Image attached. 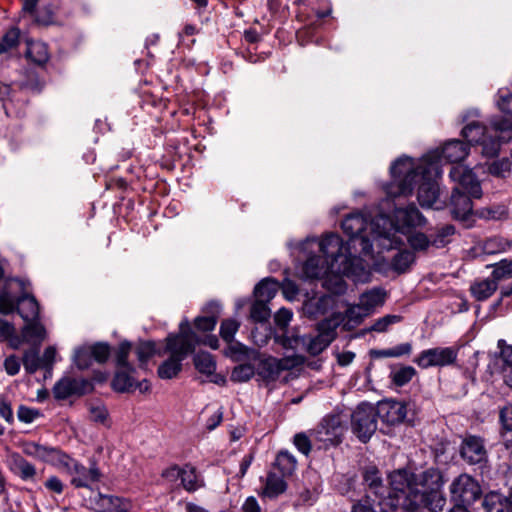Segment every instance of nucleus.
<instances>
[{"label": "nucleus", "mask_w": 512, "mask_h": 512, "mask_svg": "<svg viewBox=\"0 0 512 512\" xmlns=\"http://www.w3.org/2000/svg\"><path fill=\"white\" fill-rule=\"evenodd\" d=\"M390 491L383 484L380 471L375 466L364 469L363 480L369 489L368 495H374L381 512L384 506L391 509L401 508L415 512L427 508L432 512L441 511L446 503L441 488L443 477L435 468L415 473L408 469H398L388 476Z\"/></svg>", "instance_id": "nucleus-1"}, {"label": "nucleus", "mask_w": 512, "mask_h": 512, "mask_svg": "<svg viewBox=\"0 0 512 512\" xmlns=\"http://www.w3.org/2000/svg\"><path fill=\"white\" fill-rule=\"evenodd\" d=\"M429 167L416 165L410 157H400L391 166L392 181L384 189L388 197L410 195L414 184H418L417 199L423 208L442 209L444 202L439 199L440 189L437 181L430 176Z\"/></svg>", "instance_id": "nucleus-2"}, {"label": "nucleus", "mask_w": 512, "mask_h": 512, "mask_svg": "<svg viewBox=\"0 0 512 512\" xmlns=\"http://www.w3.org/2000/svg\"><path fill=\"white\" fill-rule=\"evenodd\" d=\"M320 250L328 257H332V278L334 280L333 292L340 294L345 290V283L340 275L362 281L367 277V269L363 259L350 252L342 238L335 233L325 235L318 243Z\"/></svg>", "instance_id": "nucleus-3"}, {"label": "nucleus", "mask_w": 512, "mask_h": 512, "mask_svg": "<svg viewBox=\"0 0 512 512\" xmlns=\"http://www.w3.org/2000/svg\"><path fill=\"white\" fill-rule=\"evenodd\" d=\"M426 223L425 217L414 204L394 210V219L385 214L371 223L373 237L379 242V248L390 250L399 247L403 240L399 233H408L412 228L421 227Z\"/></svg>", "instance_id": "nucleus-4"}, {"label": "nucleus", "mask_w": 512, "mask_h": 512, "mask_svg": "<svg viewBox=\"0 0 512 512\" xmlns=\"http://www.w3.org/2000/svg\"><path fill=\"white\" fill-rule=\"evenodd\" d=\"M200 343L196 333L191 330L187 320L182 321L179 326L178 334H169L166 338V347L164 353L170 356L165 360L157 370L161 379H172L182 370V361L194 352L195 346Z\"/></svg>", "instance_id": "nucleus-5"}, {"label": "nucleus", "mask_w": 512, "mask_h": 512, "mask_svg": "<svg viewBox=\"0 0 512 512\" xmlns=\"http://www.w3.org/2000/svg\"><path fill=\"white\" fill-rule=\"evenodd\" d=\"M378 218V215L372 217L361 212H353L347 215L341 223L343 232L350 237L346 246L353 245L356 247V242H359L361 252L364 255H369L372 251L373 245L379 247V242L374 239L371 223Z\"/></svg>", "instance_id": "nucleus-6"}, {"label": "nucleus", "mask_w": 512, "mask_h": 512, "mask_svg": "<svg viewBox=\"0 0 512 512\" xmlns=\"http://www.w3.org/2000/svg\"><path fill=\"white\" fill-rule=\"evenodd\" d=\"M56 466L66 470L75 488H91L92 484L98 482L102 476L96 463L93 462L90 467H85L64 452Z\"/></svg>", "instance_id": "nucleus-7"}, {"label": "nucleus", "mask_w": 512, "mask_h": 512, "mask_svg": "<svg viewBox=\"0 0 512 512\" xmlns=\"http://www.w3.org/2000/svg\"><path fill=\"white\" fill-rule=\"evenodd\" d=\"M351 428L357 438L366 443L377 429L375 407L369 403H361L351 414Z\"/></svg>", "instance_id": "nucleus-8"}, {"label": "nucleus", "mask_w": 512, "mask_h": 512, "mask_svg": "<svg viewBox=\"0 0 512 512\" xmlns=\"http://www.w3.org/2000/svg\"><path fill=\"white\" fill-rule=\"evenodd\" d=\"M461 135L468 142L469 146L481 145L484 156L494 157L499 152V140L479 122L474 121L467 124L462 129Z\"/></svg>", "instance_id": "nucleus-9"}, {"label": "nucleus", "mask_w": 512, "mask_h": 512, "mask_svg": "<svg viewBox=\"0 0 512 512\" xmlns=\"http://www.w3.org/2000/svg\"><path fill=\"white\" fill-rule=\"evenodd\" d=\"M450 500L453 503L472 505L482 496L479 482L467 473L457 476L449 486Z\"/></svg>", "instance_id": "nucleus-10"}, {"label": "nucleus", "mask_w": 512, "mask_h": 512, "mask_svg": "<svg viewBox=\"0 0 512 512\" xmlns=\"http://www.w3.org/2000/svg\"><path fill=\"white\" fill-rule=\"evenodd\" d=\"M457 359V350L453 347H436L423 350L413 360L420 368L443 367L453 364Z\"/></svg>", "instance_id": "nucleus-11"}, {"label": "nucleus", "mask_w": 512, "mask_h": 512, "mask_svg": "<svg viewBox=\"0 0 512 512\" xmlns=\"http://www.w3.org/2000/svg\"><path fill=\"white\" fill-rule=\"evenodd\" d=\"M321 240H307L306 245H316L320 255H311L302 266V275L306 279H319L332 275V257L326 256L319 248L318 243Z\"/></svg>", "instance_id": "nucleus-12"}, {"label": "nucleus", "mask_w": 512, "mask_h": 512, "mask_svg": "<svg viewBox=\"0 0 512 512\" xmlns=\"http://www.w3.org/2000/svg\"><path fill=\"white\" fill-rule=\"evenodd\" d=\"M343 433L344 427L340 415H329L322 420L312 435L315 440L322 442L327 447L340 443Z\"/></svg>", "instance_id": "nucleus-13"}, {"label": "nucleus", "mask_w": 512, "mask_h": 512, "mask_svg": "<svg viewBox=\"0 0 512 512\" xmlns=\"http://www.w3.org/2000/svg\"><path fill=\"white\" fill-rule=\"evenodd\" d=\"M449 177L451 180L458 184L457 187L461 191L466 192L473 198H481L482 189L480 182L473 171L463 165L453 166L450 170Z\"/></svg>", "instance_id": "nucleus-14"}, {"label": "nucleus", "mask_w": 512, "mask_h": 512, "mask_svg": "<svg viewBox=\"0 0 512 512\" xmlns=\"http://www.w3.org/2000/svg\"><path fill=\"white\" fill-rule=\"evenodd\" d=\"M460 456L469 465L485 463L488 453L484 440L474 435L466 436L460 446Z\"/></svg>", "instance_id": "nucleus-15"}, {"label": "nucleus", "mask_w": 512, "mask_h": 512, "mask_svg": "<svg viewBox=\"0 0 512 512\" xmlns=\"http://www.w3.org/2000/svg\"><path fill=\"white\" fill-rule=\"evenodd\" d=\"M335 338V327H331L330 321H323L319 324V333L307 335L303 352L316 356L320 354Z\"/></svg>", "instance_id": "nucleus-16"}, {"label": "nucleus", "mask_w": 512, "mask_h": 512, "mask_svg": "<svg viewBox=\"0 0 512 512\" xmlns=\"http://www.w3.org/2000/svg\"><path fill=\"white\" fill-rule=\"evenodd\" d=\"M377 417L388 425H395L404 421L407 415L406 404L396 400L379 402L375 408Z\"/></svg>", "instance_id": "nucleus-17"}, {"label": "nucleus", "mask_w": 512, "mask_h": 512, "mask_svg": "<svg viewBox=\"0 0 512 512\" xmlns=\"http://www.w3.org/2000/svg\"><path fill=\"white\" fill-rule=\"evenodd\" d=\"M23 453L27 456L56 466L63 451L55 447L38 444L36 442H25L23 444Z\"/></svg>", "instance_id": "nucleus-18"}, {"label": "nucleus", "mask_w": 512, "mask_h": 512, "mask_svg": "<svg viewBox=\"0 0 512 512\" xmlns=\"http://www.w3.org/2000/svg\"><path fill=\"white\" fill-rule=\"evenodd\" d=\"M91 503L97 512H129L130 502L115 495L98 493Z\"/></svg>", "instance_id": "nucleus-19"}, {"label": "nucleus", "mask_w": 512, "mask_h": 512, "mask_svg": "<svg viewBox=\"0 0 512 512\" xmlns=\"http://www.w3.org/2000/svg\"><path fill=\"white\" fill-rule=\"evenodd\" d=\"M288 368L286 359H277L275 357H267L258 363L256 373L266 382L276 381L281 372Z\"/></svg>", "instance_id": "nucleus-20"}, {"label": "nucleus", "mask_w": 512, "mask_h": 512, "mask_svg": "<svg viewBox=\"0 0 512 512\" xmlns=\"http://www.w3.org/2000/svg\"><path fill=\"white\" fill-rule=\"evenodd\" d=\"M472 196L460 190L459 187L453 188L450 205L451 213L455 219L465 220L472 213Z\"/></svg>", "instance_id": "nucleus-21"}, {"label": "nucleus", "mask_w": 512, "mask_h": 512, "mask_svg": "<svg viewBox=\"0 0 512 512\" xmlns=\"http://www.w3.org/2000/svg\"><path fill=\"white\" fill-rule=\"evenodd\" d=\"M87 382L75 378L65 377L59 380L53 387L56 399L64 400L75 394H82Z\"/></svg>", "instance_id": "nucleus-22"}, {"label": "nucleus", "mask_w": 512, "mask_h": 512, "mask_svg": "<svg viewBox=\"0 0 512 512\" xmlns=\"http://www.w3.org/2000/svg\"><path fill=\"white\" fill-rule=\"evenodd\" d=\"M469 145L461 140L452 139L443 145L440 157L449 163H459L469 154Z\"/></svg>", "instance_id": "nucleus-23"}, {"label": "nucleus", "mask_w": 512, "mask_h": 512, "mask_svg": "<svg viewBox=\"0 0 512 512\" xmlns=\"http://www.w3.org/2000/svg\"><path fill=\"white\" fill-rule=\"evenodd\" d=\"M178 486L188 493H194L205 487V480L195 466L185 464L182 466V475Z\"/></svg>", "instance_id": "nucleus-24"}, {"label": "nucleus", "mask_w": 512, "mask_h": 512, "mask_svg": "<svg viewBox=\"0 0 512 512\" xmlns=\"http://www.w3.org/2000/svg\"><path fill=\"white\" fill-rule=\"evenodd\" d=\"M25 322L35 321L39 319L40 307L35 297L24 292L17 297L16 310Z\"/></svg>", "instance_id": "nucleus-25"}, {"label": "nucleus", "mask_w": 512, "mask_h": 512, "mask_svg": "<svg viewBox=\"0 0 512 512\" xmlns=\"http://www.w3.org/2000/svg\"><path fill=\"white\" fill-rule=\"evenodd\" d=\"M10 470L24 481L34 480L36 468L18 453H12L8 457Z\"/></svg>", "instance_id": "nucleus-26"}, {"label": "nucleus", "mask_w": 512, "mask_h": 512, "mask_svg": "<svg viewBox=\"0 0 512 512\" xmlns=\"http://www.w3.org/2000/svg\"><path fill=\"white\" fill-rule=\"evenodd\" d=\"M307 335H301L297 328L285 330L282 334H276L274 340L284 349L303 352Z\"/></svg>", "instance_id": "nucleus-27"}, {"label": "nucleus", "mask_w": 512, "mask_h": 512, "mask_svg": "<svg viewBox=\"0 0 512 512\" xmlns=\"http://www.w3.org/2000/svg\"><path fill=\"white\" fill-rule=\"evenodd\" d=\"M25 342L39 346L46 338L45 327L38 320L26 322L21 331Z\"/></svg>", "instance_id": "nucleus-28"}, {"label": "nucleus", "mask_w": 512, "mask_h": 512, "mask_svg": "<svg viewBox=\"0 0 512 512\" xmlns=\"http://www.w3.org/2000/svg\"><path fill=\"white\" fill-rule=\"evenodd\" d=\"M491 125L490 132L499 140V145L501 142H507L511 139L512 115L506 114L504 117L496 118L491 122Z\"/></svg>", "instance_id": "nucleus-29"}, {"label": "nucleus", "mask_w": 512, "mask_h": 512, "mask_svg": "<svg viewBox=\"0 0 512 512\" xmlns=\"http://www.w3.org/2000/svg\"><path fill=\"white\" fill-rule=\"evenodd\" d=\"M500 421L503 426L502 443L512 456V405H507L500 411Z\"/></svg>", "instance_id": "nucleus-30"}, {"label": "nucleus", "mask_w": 512, "mask_h": 512, "mask_svg": "<svg viewBox=\"0 0 512 512\" xmlns=\"http://www.w3.org/2000/svg\"><path fill=\"white\" fill-rule=\"evenodd\" d=\"M133 371V367L118 368L112 381V386L115 391L127 392L134 389L135 379L131 375Z\"/></svg>", "instance_id": "nucleus-31"}, {"label": "nucleus", "mask_w": 512, "mask_h": 512, "mask_svg": "<svg viewBox=\"0 0 512 512\" xmlns=\"http://www.w3.org/2000/svg\"><path fill=\"white\" fill-rule=\"evenodd\" d=\"M285 476H278L275 472H269L266 478L263 495L268 498H276L284 493L287 489V484L284 481Z\"/></svg>", "instance_id": "nucleus-32"}, {"label": "nucleus", "mask_w": 512, "mask_h": 512, "mask_svg": "<svg viewBox=\"0 0 512 512\" xmlns=\"http://www.w3.org/2000/svg\"><path fill=\"white\" fill-rule=\"evenodd\" d=\"M206 309L211 313L208 316L197 317L194 321L195 327L203 332L212 331L217 324V317L220 313V305L217 302H211Z\"/></svg>", "instance_id": "nucleus-33"}, {"label": "nucleus", "mask_w": 512, "mask_h": 512, "mask_svg": "<svg viewBox=\"0 0 512 512\" xmlns=\"http://www.w3.org/2000/svg\"><path fill=\"white\" fill-rule=\"evenodd\" d=\"M497 287L496 281L487 278L474 282L470 287V291L476 300L484 301L494 294Z\"/></svg>", "instance_id": "nucleus-34"}, {"label": "nucleus", "mask_w": 512, "mask_h": 512, "mask_svg": "<svg viewBox=\"0 0 512 512\" xmlns=\"http://www.w3.org/2000/svg\"><path fill=\"white\" fill-rule=\"evenodd\" d=\"M368 315L369 313L367 312V309H365L360 303L349 305L343 317L344 326L347 329H353L360 325L363 319Z\"/></svg>", "instance_id": "nucleus-35"}, {"label": "nucleus", "mask_w": 512, "mask_h": 512, "mask_svg": "<svg viewBox=\"0 0 512 512\" xmlns=\"http://www.w3.org/2000/svg\"><path fill=\"white\" fill-rule=\"evenodd\" d=\"M278 291V283L273 278L263 279L254 289L256 300L268 303Z\"/></svg>", "instance_id": "nucleus-36"}, {"label": "nucleus", "mask_w": 512, "mask_h": 512, "mask_svg": "<svg viewBox=\"0 0 512 512\" xmlns=\"http://www.w3.org/2000/svg\"><path fill=\"white\" fill-rule=\"evenodd\" d=\"M135 354L141 367H144L148 360L154 356H163L164 352L156 349V343L154 341H141L135 347Z\"/></svg>", "instance_id": "nucleus-37"}, {"label": "nucleus", "mask_w": 512, "mask_h": 512, "mask_svg": "<svg viewBox=\"0 0 512 512\" xmlns=\"http://www.w3.org/2000/svg\"><path fill=\"white\" fill-rule=\"evenodd\" d=\"M504 343V340L498 341V346L501 348V358L503 360L502 375L504 382L512 388V345L503 347Z\"/></svg>", "instance_id": "nucleus-38"}, {"label": "nucleus", "mask_w": 512, "mask_h": 512, "mask_svg": "<svg viewBox=\"0 0 512 512\" xmlns=\"http://www.w3.org/2000/svg\"><path fill=\"white\" fill-rule=\"evenodd\" d=\"M26 55L36 64H44L49 58L47 45L40 41L28 42Z\"/></svg>", "instance_id": "nucleus-39"}, {"label": "nucleus", "mask_w": 512, "mask_h": 512, "mask_svg": "<svg viewBox=\"0 0 512 512\" xmlns=\"http://www.w3.org/2000/svg\"><path fill=\"white\" fill-rule=\"evenodd\" d=\"M275 468H277L282 476H290L295 471L297 461L295 457L288 451H280L275 460Z\"/></svg>", "instance_id": "nucleus-40"}, {"label": "nucleus", "mask_w": 512, "mask_h": 512, "mask_svg": "<svg viewBox=\"0 0 512 512\" xmlns=\"http://www.w3.org/2000/svg\"><path fill=\"white\" fill-rule=\"evenodd\" d=\"M359 300V303L367 309V312L370 314L375 307L384 302L385 292L382 289L374 288L361 294Z\"/></svg>", "instance_id": "nucleus-41"}, {"label": "nucleus", "mask_w": 512, "mask_h": 512, "mask_svg": "<svg viewBox=\"0 0 512 512\" xmlns=\"http://www.w3.org/2000/svg\"><path fill=\"white\" fill-rule=\"evenodd\" d=\"M511 248V243L500 236H494L486 239L482 244V249L486 254L502 253Z\"/></svg>", "instance_id": "nucleus-42"}, {"label": "nucleus", "mask_w": 512, "mask_h": 512, "mask_svg": "<svg viewBox=\"0 0 512 512\" xmlns=\"http://www.w3.org/2000/svg\"><path fill=\"white\" fill-rule=\"evenodd\" d=\"M415 256L411 251H399L392 259L391 266L398 273L405 272L414 262Z\"/></svg>", "instance_id": "nucleus-43"}, {"label": "nucleus", "mask_w": 512, "mask_h": 512, "mask_svg": "<svg viewBox=\"0 0 512 512\" xmlns=\"http://www.w3.org/2000/svg\"><path fill=\"white\" fill-rule=\"evenodd\" d=\"M194 365L200 373L207 375H211L216 368L212 355L207 352L196 354L194 357Z\"/></svg>", "instance_id": "nucleus-44"}, {"label": "nucleus", "mask_w": 512, "mask_h": 512, "mask_svg": "<svg viewBox=\"0 0 512 512\" xmlns=\"http://www.w3.org/2000/svg\"><path fill=\"white\" fill-rule=\"evenodd\" d=\"M22 364L28 374H34L39 368H42L38 349H29L24 352Z\"/></svg>", "instance_id": "nucleus-45"}, {"label": "nucleus", "mask_w": 512, "mask_h": 512, "mask_svg": "<svg viewBox=\"0 0 512 512\" xmlns=\"http://www.w3.org/2000/svg\"><path fill=\"white\" fill-rule=\"evenodd\" d=\"M455 233V227L451 224H446L437 229L435 234H431L432 246L436 248L444 247L450 240L449 237Z\"/></svg>", "instance_id": "nucleus-46"}, {"label": "nucleus", "mask_w": 512, "mask_h": 512, "mask_svg": "<svg viewBox=\"0 0 512 512\" xmlns=\"http://www.w3.org/2000/svg\"><path fill=\"white\" fill-rule=\"evenodd\" d=\"M416 375V370L412 366H402L391 372L390 377L396 386H404L409 383Z\"/></svg>", "instance_id": "nucleus-47"}, {"label": "nucleus", "mask_w": 512, "mask_h": 512, "mask_svg": "<svg viewBox=\"0 0 512 512\" xmlns=\"http://www.w3.org/2000/svg\"><path fill=\"white\" fill-rule=\"evenodd\" d=\"M401 321L402 316L388 314L376 319L374 323L369 328L366 329V331L383 333L386 332L391 325L399 323Z\"/></svg>", "instance_id": "nucleus-48"}, {"label": "nucleus", "mask_w": 512, "mask_h": 512, "mask_svg": "<svg viewBox=\"0 0 512 512\" xmlns=\"http://www.w3.org/2000/svg\"><path fill=\"white\" fill-rule=\"evenodd\" d=\"M271 316V311L266 302L255 300L251 306L250 317L253 321L265 323Z\"/></svg>", "instance_id": "nucleus-49"}, {"label": "nucleus", "mask_w": 512, "mask_h": 512, "mask_svg": "<svg viewBox=\"0 0 512 512\" xmlns=\"http://www.w3.org/2000/svg\"><path fill=\"white\" fill-rule=\"evenodd\" d=\"M492 280L499 281L512 278V260L503 259L493 265Z\"/></svg>", "instance_id": "nucleus-50"}, {"label": "nucleus", "mask_w": 512, "mask_h": 512, "mask_svg": "<svg viewBox=\"0 0 512 512\" xmlns=\"http://www.w3.org/2000/svg\"><path fill=\"white\" fill-rule=\"evenodd\" d=\"M20 35L21 32L17 27H11L4 33V35L0 38V41L2 45L1 47L5 53L11 51L19 45Z\"/></svg>", "instance_id": "nucleus-51"}, {"label": "nucleus", "mask_w": 512, "mask_h": 512, "mask_svg": "<svg viewBox=\"0 0 512 512\" xmlns=\"http://www.w3.org/2000/svg\"><path fill=\"white\" fill-rule=\"evenodd\" d=\"M407 240L414 251H426L429 246H432L431 237L421 232L410 234Z\"/></svg>", "instance_id": "nucleus-52"}, {"label": "nucleus", "mask_w": 512, "mask_h": 512, "mask_svg": "<svg viewBox=\"0 0 512 512\" xmlns=\"http://www.w3.org/2000/svg\"><path fill=\"white\" fill-rule=\"evenodd\" d=\"M93 361L89 346H82L75 350L74 363L79 369L89 368Z\"/></svg>", "instance_id": "nucleus-53"}, {"label": "nucleus", "mask_w": 512, "mask_h": 512, "mask_svg": "<svg viewBox=\"0 0 512 512\" xmlns=\"http://www.w3.org/2000/svg\"><path fill=\"white\" fill-rule=\"evenodd\" d=\"M255 368L251 364H240L232 370L231 380L233 382H246L255 374Z\"/></svg>", "instance_id": "nucleus-54"}, {"label": "nucleus", "mask_w": 512, "mask_h": 512, "mask_svg": "<svg viewBox=\"0 0 512 512\" xmlns=\"http://www.w3.org/2000/svg\"><path fill=\"white\" fill-rule=\"evenodd\" d=\"M488 172L495 177L506 178L511 172V162L506 158L496 160L489 164Z\"/></svg>", "instance_id": "nucleus-55"}, {"label": "nucleus", "mask_w": 512, "mask_h": 512, "mask_svg": "<svg viewBox=\"0 0 512 512\" xmlns=\"http://www.w3.org/2000/svg\"><path fill=\"white\" fill-rule=\"evenodd\" d=\"M239 326V322L234 319L223 320L220 326V336L227 343L233 342L234 336L238 331Z\"/></svg>", "instance_id": "nucleus-56"}, {"label": "nucleus", "mask_w": 512, "mask_h": 512, "mask_svg": "<svg viewBox=\"0 0 512 512\" xmlns=\"http://www.w3.org/2000/svg\"><path fill=\"white\" fill-rule=\"evenodd\" d=\"M272 336V328L266 324L256 327L251 332V338L258 347L265 346Z\"/></svg>", "instance_id": "nucleus-57"}, {"label": "nucleus", "mask_w": 512, "mask_h": 512, "mask_svg": "<svg viewBox=\"0 0 512 512\" xmlns=\"http://www.w3.org/2000/svg\"><path fill=\"white\" fill-rule=\"evenodd\" d=\"M17 298L6 288L0 292V313L11 314L16 310Z\"/></svg>", "instance_id": "nucleus-58"}, {"label": "nucleus", "mask_w": 512, "mask_h": 512, "mask_svg": "<svg viewBox=\"0 0 512 512\" xmlns=\"http://www.w3.org/2000/svg\"><path fill=\"white\" fill-rule=\"evenodd\" d=\"M477 213L480 218H484L486 220H500L508 215V211L504 206L483 208Z\"/></svg>", "instance_id": "nucleus-59"}, {"label": "nucleus", "mask_w": 512, "mask_h": 512, "mask_svg": "<svg viewBox=\"0 0 512 512\" xmlns=\"http://www.w3.org/2000/svg\"><path fill=\"white\" fill-rule=\"evenodd\" d=\"M94 361L97 363H105L110 356V347L106 343H96L89 346Z\"/></svg>", "instance_id": "nucleus-60"}, {"label": "nucleus", "mask_w": 512, "mask_h": 512, "mask_svg": "<svg viewBox=\"0 0 512 512\" xmlns=\"http://www.w3.org/2000/svg\"><path fill=\"white\" fill-rule=\"evenodd\" d=\"M497 106L505 114L512 115V92L508 89H499Z\"/></svg>", "instance_id": "nucleus-61"}, {"label": "nucleus", "mask_w": 512, "mask_h": 512, "mask_svg": "<svg viewBox=\"0 0 512 512\" xmlns=\"http://www.w3.org/2000/svg\"><path fill=\"white\" fill-rule=\"evenodd\" d=\"M131 350V344L129 342H122L119 345L117 354H116V364L118 368H130L132 367L128 363V356Z\"/></svg>", "instance_id": "nucleus-62"}, {"label": "nucleus", "mask_w": 512, "mask_h": 512, "mask_svg": "<svg viewBox=\"0 0 512 512\" xmlns=\"http://www.w3.org/2000/svg\"><path fill=\"white\" fill-rule=\"evenodd\" d=\"M483 506L486 512H502L500 495L490 493L484 497Z\"/></svg>", "instance_id": "nucleus-63"}, {"label": "nucleus", "mask_w": 512, "mask_h": 512, "mask_svg": "<svg viewBox=\"0 0 512 512\" xmlns=\"http://www.w3.org/2000/svg\"><path fill=\"white\" fill-rule=\"evenodd\" d=\"M181 475H182V466H179L176 464L165 468L161 472V477L170 484H175V483H177V481H180Z\"/></svg>", "instance_id": "nucleus-64"}]
</instances>
